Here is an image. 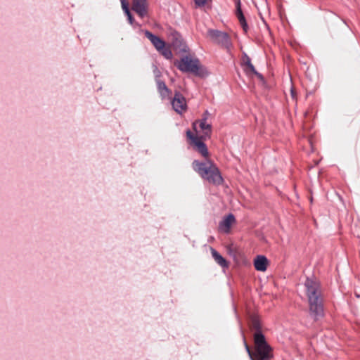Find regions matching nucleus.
<instances>
[{"label": "nucleus", "mask_w": 360, "mask_h": 360, "mask_svg": "<svg viewBox=\"0 0 360 360\" xmlns=\"http://www.w3.org/2000/svg\"><path fill=\"white\" fill-rule=\"evenodd\" d=\"M304 286L308 299L309 314L315 321H317L324 314L320 283L316 280L307 278Z\"/></svg>", "instance_id": "obj_1"}, {"label": "nucleus", "mask_w": 360, "mask_h": 360, "mask_svg": "<svg viewBox=\"0 0 360 360\" xmlns=\"http://www.w3.org/2000/svg\"><path fill=\"white\" fill-rule=\"evenodd\" d=\"M193 169L204 179L211 184L220 185L223 182L222 176L217 167L210 160L201 162L198 160L193 162Z\"/></svg>", "instance_id": "obj_2"}, {"label": "nucleus", "mask_w": 360, "mask_h": 360, "mask_svg": "<svg viewBox=\"0 0 360 360\" xmlns=\"http://www.w3.org/2000/svg\"><path fill=\"white\" fill-rule=\"evenodd\" d=\"M243 340L245 349L251 360H270L273 357L271 347L266 341V339H254L255 357L246 342V339Z\"/></svg>", "instance_id": "obj_3"}, {"label": "nucleus", "mask_w": 360, "mask_h": 360, "mask_svg": "<svg viewBox=\"0 0 360 360\" xmlns=\"http://www.w3.org/2000/svg\"><path fill=\"white\" fill-rule=\"evenodd\" d=\"M175 65L182 72H192L196 75H201L200 63L196 58L185 56L181 58V61L175 63Z\"/></svg>", "instance_id": "obj_4"}, {"label": "nucleus", "mask_w": 360, "mask_h": 360, "mask_svg": "<svg viewBox=\"0 0 360 360\" xmlns=\"http://www.w3.org/2000/svg\"><path fill=\"white\" fill-rule=\"evenodd\" d=\"M209 115V112L205 111L203 114L202 119L195 122L193 124V129L197 134L200 131L202 132V134L199 136V137H201L204 139H209L212 132V125L207 122V117Z\"/></svg>", "instance_id": "obj_5"}, {"label": "nucleus", "mask_w": 360, "mask_h": 360, "mask_svg": "<svg viewBox=\"0 0 360 360\" xmlns=\"http://www.w3.org/2000/svg\"><path fill=\"white\" fill-rule=\"evenodd\" d=\"M208 34L214 42L221 45L226 49H229L232 45L230 37L226 32L210 30L208 31Z\"/></svg>", "instance_id": "obj_6"}, {"label": "nucleus", "mask_w": 360, "mask_h": 360, "mask_svg": "<svg viewBox=\"0 0 360 360\" xmlns=\"http://www.w3.org/2000/svg\"><path fill=\"white\" fill-rule=\"evenodd\" d=\"M187 137L191 140V144L193 146L194 149L200 153L203 157L207 158L209 155V152L206 145L203 143L201 137L198 135H193L191 131H186Z\"/></svg>", "instance_id": "obj_7"}, {"label": "nucleus", "mask_w": 360, "mask_h": 360, "mask_svg": "<svg viewBox=\"0 0 360 360\" xmlns=\"http://www.w3.org/2000/svg\"><path fill=\"white\" fill-rule=\"evenodd\" d=\"M173 109L178 113L181 114L186 110V101L185 98L179 93L176 92L172 100Z\"/></svg>", "instance_id": "obj_8"}, {"label": "nucleus", "mask_w": 360, "mask_h": 360, "mask_svg": "<svg viewBox=\"0 0 360 360\" xmlns=\"http://www.w3.org/2000/svg\"><path fill=\"white\" fill-rule=\"evenodd\" d=\"M250 328L253 333V338H264L260 326V321L257 316H252L250 319Z\"/></svg>", "instance_id": "obj_9"}, {"label": "nucleus", "mask_w": 360, "mask_h": 360, "mask_svg": "<svg viewBox=\"0 0 360 360\" xmlns=\"http://www.w3.org/2000/svg\"><path fill=\"white\" fill-rule=\"evenodd\" d=\"M132 10L141 18H143L148 13V4L146 0H133Z\"/></svg>", "instance_id": "obj_10"}, {"label": "nucleus", "mask_w": 360, "mask_h": 360, "mask_svg": "<svg viewBox=\"0 0 360 360\" xmlns=\"http://www.w3.org/2000/svg\"><path fill=\"white\" fill-rule=\"evenodd\" d=\"M236 219L232 214L225 217L219 224V231L225 233L230 231L231 226L235 223Z\"/></svg>", "instance_id": "obj_11"}, {"label": "nucleus", "mask_w": 360, "mask_h": 360, "mask_svg": "<svg viewBox=\"0 0 360 360\" xmlns=\"http://www.w3.org/2000/svg\"><path fill=\"white\" fill-rule=\"evenodd\" d=\"M145 36L151 41L158 51L162 49L165 46V42L159 37L153 34L150 32L146 30Z\"/></svg>", "instance_id": "obj_12"}, {"label": "nucleus", "mask_w": 360, "mask_h": 360, "mask_svg": "<svg viewBox=\"0 0 360 360\" xmlns=\"http://www.w3.org/2000/svg\"><path fill=\"white\" fill-rule=\"evenodd\" d=\"M242 63L244 65H245V71L248 73H252V74L255 75L260 79H263L262 75L256 71L254 65L251 63L250 58L245 53L243 56Z\"/></svg>", "instance_id": "obj_13"}, {"label": "nucleus", "mask_w": 360, "mask_h": 360, "mask_svg": "<svg viewBox=\"0 0 360 360\" xmlns=\"http://www.w3.org/2000/svg\"><path fill=\"white\" fill-rule=\"evenodd\" d=\"M236 15L239 20V22L243 27V30L246 32L248 29V24L246 22L245 16L242 12L241 6H240V1L238 0L236 2Z\"/></svg>", "instance_id": "obj_14"}, {"label": "nucleus", "mask_w": 360, "mask_h": 360, "mask_svg": "<svg viewBox=\"0 0 360 360\" xmlns=\"http://www.w3.org/2000/svg\"><path fill=\"white\" fill-rule=\"evenodd\" d=\"M267 259L262 255H258L255 259L254 266L257 271H264L267 267Z\"/></svg>", "instance_id": "obj_15"}, {"label": "nucleus", "mask_w": 360, "mask_h": 360, "mask_svg": "<svg viewBox=\"0 0 360 360\" xmlns=\"http://www.w3.org/2000/svg\"><path fill=\"white\" fill-rule=\"evenodd\" d=\"M210 251L214 261L221 267L227 268L229 262L214 248H211Z\"/></svg>", "instance_id": "obj_16"}, {"label": "nucleus", "mask_w": 360, "mask_h": 360, "mask_svg": "<svg viewBox=\"0 0 360 360\" xmlns=\"http://www.w3.org/2000/svg\"><path fill=\"white\" fill-rule=\"evenodd\" d=\"M158 90L162 98L169 97L171 91L166 86L165 83L160 80H157Z\"/></svg>", "instance_id": "obj_17"}, {"label": "nucleus", "mask_w": 360, "mask_h": 360, "mask_svg": "<svg viewBox=\"0 0 360 360\" xmlns=\"http://www.w3.org/2000/svg\"><path fill=\"white\" fill-rule=\"evenodd\" d=\"M162 56H164L167 59H170L172 57V53L171 50L165 46L158 51Z\"/></svg>", "instance_id": "obj_18"}, {"label": "nucleus", "mask_w": 360, "mask_h": 360, "mask_svg": "<svg viewBox=\"0 0 360 360\" xmlns=\"http://www.w3.org/2000/svg\"><path fill=\"white\" fill-rule=\"evenodd\" d=\"M121 1V4H122V8L124 12V13H128L129 12V7H128V4L127 2L126 1V0H120Z\"/></svg>", "instance_id": "obj_19"}, {"label": "nucleus", "mask_w": 360, "mask_h": 360, "mask_svg": "<svg viewBox=\"0 0 360 360\" xmlns=\"http://www.w3.org/2000/svg\"><path fill=\"white\" fill-rule=\"evenodd\" d=\"M210 1L211 0H195V4L198 6H202Z\"/></svg>", "instance_id": "obj_20"}, {"label": "nucleus", "mask_w": 360, "mask_h": 360, "mask_svg": "<svg viewBox=\"0 0 360 360\" xmlns=\"http://www.w3.org/2000/svg\"><path fill=\"white\" fill-rule=\"evenodd\" d=\"M126 15H127V18H128V20H129V23H130L131 25H132V24H133V22H134V18H133V17H132V15H131V14L130 11H129L128 13H126Z\"/></svg>", "instance_id": "obj_21"}]
</instances>
